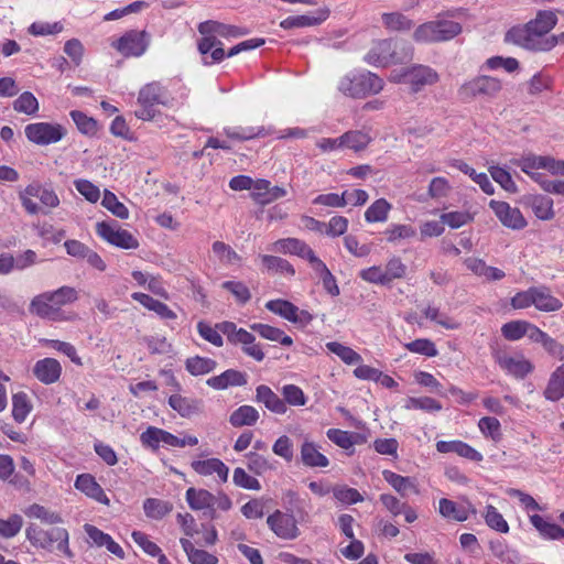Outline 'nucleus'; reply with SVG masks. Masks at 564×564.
<instances>
[{"label":"nucleus","instance_id":"nucleus-55","mask_svg":"<svg viewBox=\"0 0 564 564\" xmlns=\"http://www.w3.org/2000/svg\"><path fill=\"white\" fill-rule=\"evenodd\" d=\"M25 514L29 518L40 519L43 522L48 523V524H54V523H58L62 521L61 517L57 513L50 511L45 507L40 506L37 503L30 506L25 510Z\"/></svg>","mask_w":564,"mask_h":564},{"label":"nucleus","instance_id":"nucleus-23","mask_svg":"<svg viewBox=\"0 0 564 564\" xmlns=\"http://www.w3.org/2000/svg\"><path fill=\"white\" fill-rule=\"evenodd\" d=\"M534 307L541 312H556L562 308V302L555 297L545 285L533 286Z\"/></svg>","mask_w":564,"mask_h":564},{"label":"nucleus","instance_id":"nucleus-31","mask_svg":"<svg viewBox=\"0 0 564 564\" xmlns=\"http://www.w3.org/2000/svg\"><path fill=\"white\" fill-rule=\"evenodd\" d=\"M311 247L303 240L297 238H284L273 242L271 250L274 252L295 254L304 258Z\"/></svg>","mask_w":564,"mask_h":564},{"label":"nucleus","instance_id":"nucleus-38","mask_svg":"<svg viewBox=\"0 0 564 564\" xmlns=\"http://www.w3.org/2000/svg\"><path fill=\"white\" fill-rule=\"evenodd\" d=\"M392 205L386 198L375 200L365 212L367 223H383L388 219Z\"/></svg>","mask_w":564,"mask_h":564},{"label":"nucleus","instance_id":"nucleus-44","mask_svg":"<svg viewBox=\"0 0 564 564\" xmlns=\"http://www.w3.org/2000/svg\"><path fill=\"white\" fill-rule=\"evenodd\" d=\"M246 458L248 469L258 476L275 469V465L269 458L256 452L248 453Z\"/></svg>","mask_w":564,"mask_h":564},{"label":"nucleus","instance_id":"nucleus-52","mask_svg":"<svg viewBox=\"0 0 564 564\" xmlns=\"http://www.w3.org/2000/svg\"><path fill=\"white\" fill-rule=\"evenodd\" d=\"M261 261L264 265V268L269 271L280 272V273H288L290 275L295 274V270L293 265L285 259L275 257V256H269L263 254L260 257Z\"/></svg>","mask_w":564,"mask_h":564},{"label":"nucleus","instance_id":"nucleus-45","mask_svg":"<svg viewBox=\"0 0 564 564\" xmlns=\"http://www.w3.org/2000/svg\"><path fill=\"white\" fill-rule=\"evenodd\" d=\"M217 362L209 358L195 356L186 360V370L193 376H202L212 372Z\"/></svg>","mask_w":564,"mask_h":564},{"label":"nucleus","instance_id":"nucleus-62","mask_svg":"<svg viewBox=\"0 0 564 564\" xmlns=\"http://www.w3.org/2000/svg\"><path fill=\"white\" fill-rule=\"evenodd\" d=\"M70 117L77 126L78 130L85 134H94L97 131V122L94 118L88 117L79 110L70 111Z\"/></svg>","mask_w":564,"mask_h":564},{"label":"nucleus","instance_id":"nucleus-35","mask_svg":"<svg viewBox=\"0 0 564 564\" xmlns=\"http://www.w3.org/2000/svg\"><path fill=\"white\" fill-rule=\"evenodd\" d=\"M250 328L268 340L279 341L283 346H291L293 344V339L285 335L284 332L278 327H273L268 324L256 323L252 324Z\"/></svg>","mask_w":564,"mask_h":564},{"label":"nucleus","instance_id":"nucleus-9","mask_svg":"<svg viewBox=\"0 0 564 564\" xmlns=\"http://www.w3.org/2000/svg\"><path fill=\"white\" fill-rule=\"evenodd\" d=\"M28 140L37 145L57 143L66 135V129L58 123L35 122L24 128Z\"/></svg>","mask_w":564,"mask_h":564},{"label":"nucleus","instance_id":"nucleus-8","mask_svg":"<svg viewBox=\"0 0 564 564\" xmlns=\"http://www.w3.org/2000/svg\"><path fill=\"white\" fill-rule=\"evenodd\" d=\"M502 89L501 82L491 76H477L465 82L458 89L462 100H469L477 97L495 98Z\"/></svg>","mask_w":564,"mask_h":564},{"label":"nucleus","instance_id":"nucleus-1","mask_svg":"<svg viewBox=\"0 0 564 564\" xmlns=\"http://www.w3.org/2000/svg\"><path fill=\"white\" fill-rule=\"evenodd\" d=\"M557 23L555 12L539 11L535 19L521 26L511 28L505 36L506 42L531 51H550L557 44V36H545Z\"/></svg>","mask_w":564,"mask_h":564},{"label":"nucleus","instance_id":"nucleus-21","mask_svg":"<svg viewBox=\"0 0 564 564\" xmlns=\"http://www.w3.org/2000/svg\"><path fill=\"white\" fill-rule=\"evenodd\" d=\"M247 375L236 369H228L219 376L207 379L206 383L216 390H225L229 387H241L247 384Z\"/></svg>","mask_w":564,"mask_h":564},{"label":"nucleus","instance_id":"nucleus-46","mask_svg":"<svg viewBox=\"0 0 564 564\" xmlns=\"http://www.w3.org/2000/svg\"><path fill=\"white\" fill-rule=\"evenodd\" d=\"M343 149H351L355 151L364 150L371 141V138L362 131H348L341 135Z\"/></svg>","mask_w":564,"mask_h":564},{"label":"nucleus","instance_id":"nucleus-16","mask_svg":"<svg viewBox=\"0 0 564 564\" xmlns=\"http://www.w3.org/2000/svg\"><path fill=\"white\" fill-rule=\"evenodd\" d=\"M392 56V39H383L372 42L365 61L373 66L386 67L393 64Z\"/></svg>","mask_w":564,"mask_h":564},{"label":"nucleus","instance_id":"nucleus-43","mask_svg":"<svg viewBox=\"0 0 564 564\" xmlns=\"http://www.w3.org/2000/svg\"><path fill=\"white\" fill-rule=\"evenodd\" d=\"M326 348L347 365H357L362 360L361 356L357 351L340 343L329 341L326 344Z\"/></svg>","mask_w":564,"mask_h":564},{"label":"nucleus","instance_id":"nucleus-18","mask_svg":"<svg viewBox=\"0 0 564 564\" xmlns=\"http://www.w3.org/2000/svg\"><path fill=\"white\" fill-rule=\"evenodd\" d=\"M438 511L442 517L457 522L466 521L470 513H476V509L470 502L466 501L465 503L457 505L456 502L446 498H442L440 500Z\"/></svg>","mask_w":564,"mask_h":564},{"label":"nucleus","instance_id":"nucleus-27","mask_svg":"<svg viewBox=\"0 0 564 564\" xmlns=\"http://www.w3.org/2000/svg\"><path fill=\"white\" fill-rule=\"evenodd\" d=\"M192 468L199 475L209 476L217 474L223 482L228 479L229 468L218 458H209L205 460H195Z\"/></svg>","mask_w":564,"mask_h":564},{"label":"nucleus","instance_id":"nucleus-25","mask_svg":"<svg viewBox=\"0 0 564 564\" xmlns=\"http://www.w3.org/2000/svg\"><path fill=\"white\" fill-rule=\"evenodd\" d=\"M169 405L182 417H191L203 410V402L200 400L186 398L181 394H172L169 398Z\"/></svg>","mask_w":564,"mask_h":564},{"label":"nucleus","instance_id":"nucleus-15","mask_svg":"<svg viewBox=\"0 0 564 564\" xmlns=\"http://www.w3.org/2000/svg\"><path fill=\"white\" fill-rule=\"evenodd\" d=\"M495 360L501 369L516 378H524L533 370L532 364L519 354L498 351L495 354Z\"/></svg>","mask_w":564,"mask_h":564},{"label":"nucleus","instance_id":"nucleus-49","mask_svg":"<svg viewBox=\"0 0 564 564\" xmlns=\"http://www.w3.org/2000/svg\"><path fill=\"white\" fill-rule=\"evenodd\" d=\"M457 169L463 173L468 174L475 183H477L480 188L488 195H492L495 193V188L489 177L485 173H477L473 167H470L465 162H457Z\"/></svg>","mask_w":564,"mask_h":564},{"label":"nucleus","instance_id":"nucleus-61","mask_svg":"<svg viewBox=\"0 0 564 564\" xmlns=\"http://www.w3.org/2000/svg\"><path fill=\"white\" fill-rule=\"evenodd\" d=\"M527 327H529V323L525 321H512L501 327V333L508 340H518L525 336Z\"/></svg>","mask_w":564,"mask_h":564},{"label":"nucleus","instance_id":"nucleus-41","mask_svg":"<svg viewBox=\"0 0 564 564\" xmlns=\"http://www.w3.org/2000/svg\"><path fill=\"white\" fill-rule=\"evenodd\" d=\"M531 207L534 215L541 220H551L555 216L553 209V199L547 196H533L531 198Z\"/></svg>","mask_w":564,"mask_h":564},{"label":"nucleus","instance_id":"nucleus-60","mask_svg":"<svg viewBox=\"0 0 564 564\" xmlns=\"http://www.w3.org/2000/svg\"><path fill=\"white\" fill-rule=\"evenodd\" d=\"M404 347L411 352L424 355L427 357H435L437 355L435 344L426 338L415 339L405 344Z\"/></svg>","mask_w":564,"mask_h":564},{"label":"nucleus","instance_id":"nucleus-57","mask_svg":"<svg viewBox=\"0 0 564 564\" xmlns=\"http://www.w3.org/2000/svg\"><path fill=\"white\" fill-rule=\"evenodd\" d=\"M102 206L110 210L115 216L126 219L129 216L128 208L118 200L116 195L109 191H105L101 202Z\"/></svg>","mask_w":564,"mask_h":564},{"label":"nucleus","instance_id":"nucleus-24","mask_svg":"<svg viewBox=\"0 0 564 564\" xmlns=\"http://www.w3.org/2000/svg\"><path fill=\"white\" fill-rule=\"evenodd\" d=\"M256 400L276 414H284L288 410L285 402L270 387L260 384L256 389Z\"/></svg>","mask_w":564,"mask_h":564},{"label":"nucleus","instance_id":"nucleus-7","mask_svg":"<svg viewBox=\"0 0 564 564\" xmlns=\"http://www.w3.org/2000/svg\"><path fill=\"white\" fill-rule=\"evenodd\" d=\"M440 75L430 66L415 64L402 69L399 74L392 76L395 83L410 85L412 93L421 91L425 86L434 85L438 82Z\"/></svg>","mask_w":564,"mask_h":564},{"label":"nucleus","instance_id":"nucleus-5","mask_svg":"<svg viewBox=\"0 0 564 564\" xmlns=\"http://www.w3.org/2000/svg\"><path fill=\"white\" fill-rule=\"evenodd\" d=\"M26 538L34 545L50 551H56L66 556L72 555L68 547V532L64 528L55 527L44 530L32 524L26 529Z\"/></svg>","mask_w":564,"mask_h":564},{"label":"nucleus","instance_id":"nucleus-29","mask_svg":"<svg viewBox=\"0 0 564 564\" xmlns=\"http://www.w3.org/2000/svg\"><path fill=\"white\" fill-rule=\"evenodd\" d=\"M546 400L555 402L564 398V364L558 366L550 376L543 391Z\"/></svg>","mask_w":564,"mask_h":564},{"label":"nucleus","instance_id":"nucleus-3","mask_svg":"<svg viewBox=\"0 0 564 564\" xmlns=\"http://www.w3.org/2000/svg\"><path fill=\"white\" fill-rule=\"evenodd\" d=\"M383 80L373 73H350L343 76L338 82V89L345 96L351 98H366L376 95L383 89Z\"/></svg>","mask_w":564,"mask_h":564},{"label":"nucleus","instance_id":"nucleus-63","mask_svg":"<svg viewBox=\"0 0 564 564\" xmlns=\"http://www.w3.org/2000/svg\"><path fill=\"white\" fill-rule=\"evenodd\" d=\"M232 481L236 486L249 490H260L261 485L259 480L246 473V470L241 467H237L234 470Z\"/></svg>","mask_w":564,"mask_h":564},{"label":"nucleus","instance_id":"nucleus-54","mask_svg":"<svg viewBox=\"0 0 564 564\" xmlns=\"http://www.w3.org/2000/svg\"><path fill=\"white\" fill-rule=\"evenodd\" d=\"M212 248L214 254L225 264H235L240 261L238 253L223 241H215Z\"/></svg>","mask_w":564,"mask_h":564},{"label":"nucleus","instance_id":"nucleus-2","mask_svg":"<svg viewBox=\"0 0 564 564\" xmlns=\"http://www.w3.org/2000/svg\"><path fill=\"white\" fill-rule=\"evenodd\" d=\"M77 291L70 286H62L52 293L34 297L30 310L40 317L57 321L62 318L61 307L77 300Z\"/></svg>","mask_w":564,"mask_h":564},{"label":"nucleus","instance_id":"nucleus-64","mask_svg":"<svg viewBox=\"0 0 564 564\" xmlns=\"http://www.w3.org/2000/svg\"><path fill=\"white\" fill-rule=\"evenodd\" d=\"M384 276L388 279V284L393 280L402 279L406 273V265L400 258H391L383 268Z\"/></svg>","mask_w":564,"mask_h":564},{"label":"nucleus","instance_id":"nucleus-58","mask_svg":"<svg viewBox=\"0 0 564 564\" xmlns=\"http://www.w3.org/2000/svg\"><path fill=\"white\" fill-rule=\"evenodd\" d=\"M221 288L229 291L239 304H246L251 299L248 286L240 281H226Z\"/></svg>","mask_w":564,"mask_h":564},{"label":"nucleus","instance_id":"nucleus-59","mask_svg":"<svg viewBox=\"0 0 564 564\" xmlns=\"http://www.w3.org/2000/svg\"><path fill=\"white\" fill-rule=\"evenodd\" d=\"M272 452L282 457L286 463H291L294 457L293 442L286 436H280L272 446Z\"/></svg>","mask_w":564,"mask_h":564},{"label":"nucleus","instance_id":"nucleus-50","mask_svg":"<svg viewBox=\"0 0 564 564\" xmlns=\"http://www.w3.org/2000/svg\"><path fill=\"white\" fill-rule=\"evenodd\" d=\"M13 109L33 116L39 111V101L32 93L24 91L13 101Z\"/></svg>","mask_w":564,"mask_h":564},{"label":"nucleus","instance_id":"nucleus-56","mask_svg":"<svg viewBox=\"0 0 564 564\" xmlns=\"http://www.w3.org/2000/svg\"><path fill=\"white\" fill-rule=\"evenodd\" d=\"M282 395L285 404L288 403L292 406H303L307 401L303 390L295 384H285L282 388Z\"/></svg>","mask_w":564,"mask_h":564},{"label":"nucleus","instance_id":"nucleus-10","mask_svg":"<svg viewBox=\"0 0 564 564\" xmlns=\"http://www.w3.org/2000/svg\"><path fill=\"white\" fill-rule=\"evenodd\" d=\"M96 231L104 240L116 247L137 249L139 246L138 240L116 220L97 223Z\"/></svg>","mask_w":564,"mask_h":564},{"label":"nucleus","instance_id":"nucleus-32","mask_svg":"<svg viewBox=\"0 0 564 564\" xmlns=\"http://www.w3.org/2000/svg\"><path fill=\"white\" fill-rule=\"evenodd\" d=\"M186 501L193 510H206L215 507V496L205 489L188 488Z\"/></svg>","mask_w":564,"mask_h":564},{"label":"nucleus","instance_id":"nucleus-53","mask_svg":"<svg viewBox=\"0 0 564 564\" xmlns=\"http://www.w3.org/2000/svg\"><path fill=\"white\" fill-rule=\"evenodd\" d=\"M31 411L28 395L24 392H18L12 397V415L14 420L22 423Z\"/></svg>","mask_w":564,"mask_h":564},{"label":"nucleus","instance_id":"nucleus-40","mask_svg":"<svg viewBox=\"0 0 564 564\" xmlns=\"http://www.w3.org/2000/svg\"><path fill=\"white\" fill-rule=\"evenodd\" d=\"M26 194L39 198L45 207L54 208L59 205V198L56 193L53 189L43 187L40 184L33 183L28 185Z\"/></svg>","mask_w":564,"mask_h":564},{"label":"nucleus","instance_id":"nucleus-20","mask_svg":"<svg viewBox=\"0 0 564 564\" xmlns=\"http://www.w3.org/2000/svg\"><path fill=\"white\" fill-rule=\"evenodd\" d=\"M75 488L97 502L106 506L110 502L104 489L90 474L78 475L75 480Z\"/></svg>","mask_w":564,"mask_h":564},{"label":"nucleus","instance_id":"nucleus-48","mask_svg":"<svg viewBox=\"0 0 564 564\" xmlns=\"http://www.w3.org/2000/svg\"><path fill=\"white\" fill-rule=\"evenodd\" d=\"M383 235L386 236L388 242L395 243L400 240L411 239L415 237L416 231L410 225L395 224L388 227L383 231Z\"/></svg>","mask_w":564,"mask_h":564},{"label":"nucleus","instance_id":"nucleus-17","mask_svg":"<svg viewBox=\"0 0 564 564\" xmlns=\"http://www.w3.org/2000/svg\"><path fill=\"white\" fill-rule=\"evenodd\" d=\"M329 17L328 8H319L314 12H310L307 14L288 17L282 20L280 26L284 30L294 29V28H306V26H315L319 25Z\"/></svg>","mask_w":564,"mask_h":564},{"label":"nucleus","instance_id":"nucleus-19","mask_svg":"<svg viewBox=\"0 0 564 564\" xmlns=\"http://www.w3.org/2000/svg\"><path fill=\"white\" fill-rule=\"evenodd\" d=\"M62 373L61 364L54 358L37 360L33 367V375L44 384L56 382Z\"/></svg>","mask_w":564,"mask_h":564},{"label":"nucleus","instance_id":"nucleus-37","mask_svg":"<svg viewBox=\"0 0 564 564\" xmlns=\"http://www.w3.org/2000/svg\"><path fill=\"white\" fill-rule=\"evenodd\" d=\"M382 476L402 497H406L408 491L419 492L416 485L410 477H404L390 470H383Z\"/></svg>","mask_w":564,"mask_h":564},{"label":"nucleus","instance_id":"nucleus-14","mask_svg":"<svg viewBox=\"0 0 564 564\" xmlns=\"http://www.w3.org/2000/svg\"><path fill=\"white\" fill-rule=\"evenodd\" d=\"M489 207L494 210L500 223L508 228L520 230L528 225L520 209L511 207L506 202L491 199Z\"/></svg>","mask_w":564,"mask_h":564},{"label":"nucleus","instance_id":"nucleus-22","mask_svg":"<svg viewBox=\"0 0 564 564\" xmlns=\"http://www.w3.org/2000/svg\"><path fill=\"white\" fill-rule=\"evenodd\" d=\"M436 449L440 453H455L473 462L482 460V455L478 451L462 441H438Z\"/></svg>","mask_w":564,"mask_h":564},{"label":"nucleus","instance_id":"nucleus-36","mask_svg":"<svg viewBox=\"0 0 564 564\" xmlns=\"http://www.w3.org/2000/svg\"><path fill=\"white\" fill-rule=\"evenodd\" d=\"M530 521L543 538L550 540L564 539V529L555 523L545 521L541 516L532 514Z\"/></svg>","mask_w":564,"mask_h":564},{"label":"nucleus","instance_id":"nucleus-47","mask_svg":"<svg viewBox=\"0 0 564 564\" xmlns=\"http://www.w3.org/2000/svg\"><path fill=\"white\" fill-rule=\"evenodd\" d=\"M382 23L390 31H408L413 25L412 20L400 12L383 13Z\"/></svg>","mask_w":564,"mask_h":564},{"label":"nucleus","instance_id":"nucleus-4","mask_svg":"<svg viewBox=\"0 0 564 564\" xmlns=\"http://www.w3.org/2000/svg\"><path fill=\"white\" fill-rule=\"evenodd\" d=\"M463 31L458 22L437 19L419 25L413 32V40L419 43H436L449 41Z\"/></svg>","mask_w":564,"mask_h":564},{"label":"nucleus","instance_id":"nucleus-11","mask_svg":"<svg viewBox=\"0 0 564 564\" xmlns=\"http://www.w3.org/2000/svg\"><path fill=\"white\" fill-rule=\"evenodd\" d=\"M267 524L282 540H295L300 535L297 521L293 513L275 510L267 518Z\"/></svg>","mask_w":564,"mask_h":564},{"label":"nucleus","instance_id":"nucleus-26","mask_svg":"<svg viewBox=\"0 0 564 564\" xmlns=\"http://www.w3.org/2000/svg\"><path fill=\"white\" fill-rule=\"evenodd\" d=\"M198 32L200 34L212 33L214 35H219V36H223L226 39L239 37L247 33V31H245L241 28H238L236 25L225 24V23H221L218 21H213V20H208V21L199 23Z\"/></svg>","mask_w":564,"mask_h":564},{"label":"nucleus","instance_id":"nucleus-34","mask_svg":"<svg viewBox=\"0 0 564 564\" xmlns=\"http://www.w3.org/2000/svg\"><path fill=\"white\" fill-rule=\"evenodd\" d=\"M224 132L228 138L238 141H247L254 138H264L272 133L270 129H265L263 126L246 128H225Z\"/></svg>","mask_w":564,"mask_h":564},{"label":"nucleus","instance_id":"nucleus-33","mask_svg":"<svg viewBox=\"0 0 564 564\" xmlns=\"http://www.w3.org/2000/svg\"><path fill=\"white\" fill-rule=\"evenodd\" d=\"M259 420V412L251 405H241L235 410L229 417V422L235 427L251 426Z\"/></svg>","mask_w":564,"mask_h":564},{"label":"nucleus","instance_id":"nucleus-42","mask_svg":"<svg viewBox=\"0 0 564 564\" xmlns=\"http://www.w3.org/2000/svg\"><path fill=\"white\" fill-rule=\"evenodd\" d=\"M517 165L521 169L522 172L531 176V178H533L535 182L539 183V181L543 180L540 173L533 172V170L543 169V166H545L543 155L530 154L523 156L517 161Z\"/></svg>","mask_w":564,"mask_h":564},{"label":"nucleus","instance_id":"nucleus-30","mask_svg":"<svg viewBox=\"0 0 564 564\" xmlns=\"http://www.w3.org/2000/svg\"><path fill=\"white\" fill-rule=\"evenodd\" d=\"M301 462L307 467H327L329 465L328 458L311 441H305L301 445Z\"/></svg>","mask_w":564,"mask_h":564},{"label":"nucleus","instance_id":"nucleus-51","mask_svg":"<svg viewBox=\"0 0 564 564\" xmlns=\"http://www.w3.org/2000/svg\"><path fill=\"white\" fill-rule=\"evenodd\" d=\"M414 48L405 40L392 39V62L393 64H401L410 61L413 57Z\"/></svg>","mask_w":564,"mask_h":564},{"label":"nucleus","instance_id":"nucleus-12","mask_svg":"<svg viewBox=\"0 0 564 564\" xmlns=\"http://www.w3.org/2000/svg\"><path fill=\"white\" fill-rule=\"evenodd\" d=\"M265 308L291 323L302 326L310 324L313 319V316L307 311L300 310L286 300H271L265 303Z\"/></svg>","mask_w":564,"mask_h":564},{"label":"nucleus","instance_id":"nucleus-6","mask_svg":"<svg viewBox=\"0 0 564 564\" xmlns=\"http://www.w3.org/2000/svg\"><path fill=\"white\" fill-rule=\"evenodd\" d=\"M167 90L158 82L144 85L138 95V104L140 109L134 111L138 119L151 121L155 118V105L170 106Z\"/></svg>","mask_w":564,"mask_h":564},{"label":"nucleus","instance_id":"nucleus-39","mask_svg":"<svg viewBox=\"0 0 564 564\" xmlns=\"http://www.w3.org/2000/svg\"><path fill=\"white\" fill-rule=\"evenodd\" d=\"M143 510L148 518L160 520L173 510V505L165 500L148 498L143 502Z\"/></svg>","mask_w":564,"mask_h":564},{"label":"nucleus","instance_id":"nucleus-28","mask_svg":"<svg viewBox=\"0 0 564 564\" xmlns=\"http://www.w3.org/2000/svg\"><path fill=\"white\" fill-rule=\"evenodd\" d=\"M217 327L227 337L229 343L241 345V348L256 341V337L250 332L237 328V325L232 322H223L217 324Z\"/></svg>","mask_w":564,"mask_h":564},{"label":"nucleus","instance_id":"nucleus-13","mask_svg":"<svg viewBox=\"0 0 564 564\" xmlns=\"http://www.w3.org/2000/svg\"><path fill=\"white\" fill-rule=\"evenodd\" d=\"M113 46L124 56H141L149 46L145 31L131 30L122 35Z\"/></svg>","mask_w":564,"mask_h":564}]
</instances>
